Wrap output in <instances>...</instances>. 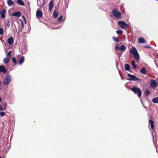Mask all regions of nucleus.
Returning a JSON list of instances; mask_svg holds the SVG:
<instances>
[{
  "instance_id": "1",
  "label": "nucleus",
  "mask_w": 158,
  "mask_h": 158,
  "mask_svg": "<svg viewBox=\"0 0 158 158\" xmlns=\"http://www.w3.org/2000/svg\"><path fill=\"white\" fill-rule=\"evenodd\" d=\"M130 52L134 55V57L135 60H139V55L135 47H132L131 50L130 51Z\"/></svg>"
},
{
  "instance_id": "2",
  "label": "nucleus",
  "mask_w": 158,
  "mask_h": 158,
  "mask_svg": "<svg viewBox=\"0 0 158 158\" xmlns=\"http://www.w3.org/2000/svg\"><path fill=\"white\" fill-rule=\"evenodd\" d=\"M131 90L135 94H137L139 98H141L142 93L140 89L136 87H134L131 89Z\"/></svg>"
},
{
  "instance_id": "3",
  "label": "nucleus",
  "mask_w": 158,
  "mask_h": 158,
  "mask_svg": "<svg viewBox=\"0 0 158 158\" xmlns=\"http://www.w3.org/2000/svg\"><path fill=\"white\" fill-rule=\"evenodd\" d=\"M11 81V76L8 75L6 76L3 81V84L5 85H8Z\"/></svg>"
},
{
  "instance_id": "4",
  "label": "nucleus",
  "mask_w": 158,
  "mask_h": 158,
  "mask_svg": "<svg viewBox=\"0 0 158 158\" xmlns=\"http://www.w3.org/2000/svg\"><path fill=\"white\" fill-rule=\"evenodd\" d=\"M112 12L114 16L116 18L118 19L121 17V13L116 10H112Z\"/></svg>"
},
{
  "instance_id": "5",
  "label": "nucleus",
  "mask_w": 158,
  "mask_h": 158,
  "mask_svg": "<svg viewBox=\"0 0 158 158\" xmlns=\"http://www.w3.org/2000/svg\"><path fill=\"white\" fill-rule=\"evenodd\" d=\"M118 25L120 26L122 29H126L127 27V24L124 21H119L118 22Z\"/></svg>"
},
{
  "instance_id": "6",
  "label": "nucleus",
  "mask_w": 158,
  "mask_h": 158,
  "mask_svg": "<svg viewBox=\"0 0 158 158\" xmlns=\"http://www.w3.org/2000/svg\"><path fill=\"white\" fill-rule=\"evenodd\" d=\"M127 76L130 78L128 79V80H133L134 81H135L136 80H138L139 79L137 78L134 75H131L130 74H128L127 75Z\"/></svg>"
},
{
  "instance_id": "7",
  "label": "nucleus",
  "mask_w": 158,
  "mask_h": 158,
  "mask_svg": "<svg viewBox=\"0 0 158 158\" xmlns=\"http://www.w3.org/2000/svg\"><path fill=\"white\" fill-rule=\"evenodd\" d=\"M43 15V13L41 11L37 10L36 12V17L37 19H39L40 18L42 17Z\"/></svg>"
},
{
  "instance_id": "8",
  "label": "nucleus",
  "mask_w": 158,
  "mask_h": 158,
  "mask_svg": "<svg viewBox=\"0 0 158 158\" xmlns=\"http://www.w3.org/2000/svg\"><path fill=\"white\" fill-rule=\"evenodd\" d=\"M151 81L150 84V87L152 88H154L157 86V83L155 80H151Z\"/></svg>"
},
{
  "instance_id": "9",
  "label": "nucleus",
  "mask_w": 158,
  "mask_h": 158,
  "mask_svg": "<svg viewBox=\"0 0 158 158\" xmlns=\"http://www.w3.org/2000/svg\"><path fill=\"white\" fill-rule=\"evenodd\" d=\"M19 59L18 64H22L24 61V58L23 56H21L18 57Z\"/></svg>"
},
{
  "instance_id": "10",
  "label": "nucleus",
  "mask_w": 158,
  "mask_h": 158,
  "mask_svg": "<svg viewBox=\"0 0 158 158\" xmlns=\"http://www.w3.org/2000/svg\"><path fill=\"white\" fill-rule=\"evenodd\" d=\"M54 5V3L52 0H51L49 4V8L48 10L49 11H50L52 9Z\"/></svg>"
},
{
  "instance_id": "11",
  "label": "nucleus",
  "mask_w": 158,
  "mask_h": 158,
  "mask_svg": "<svg viewBox=\"0 0 158 158\" xmlns=\"http://www.w3.org/2000/svg\"><path fill=\"white\" fill-rule=\"evenodd\" d=\"M37 5L39 6L42 7L45 4V2L44 0H43L42 3L41 4L40 3V0H37Z\"/></svg>"
},
{
  "instance_id": "12",
  "label": "nucleus",
  "mask_w": 158,
  "mask_h": 158,
  "mask_svg": "<svg viewBox=\"0 0 158 158\" xmlns=\"http://www.w3.org/2000/svg\"><path fill=\"white\" fill-rule=\"evenodd\" d=\"M21 15V13L19 11H18L15 12L13 13L12 15L13 16L17 17H19Z\"/></svg>"
},
{
  "instance_id": "13",
  "label": "nucleus",
  "mask_w": 158,
  "mask_h": 158,
  "mask_svg": "<svg viewBox=\"0 0 158 158\" xmlns=\"http://www.w3.org/2000/svg\"><path fill=\"white\" fill-rule=\"evenodd\" d=\"M6 70L5 67L3 65H0V72L6 73Z\"/></svg>"
},
{
  "instance_id": "14",
  "label": "nucleus",
  "mask_w": 158,
  "mask_h": 158,
  "mask_svg": "<svg viewBox=\"0 0 158 158\" xmlns=\"http://www.w3.org/2000/svg\"><path fill=\"white\" fill-rule=\"evenodd\" d=\"M7 3L9 6H13L15 5V3L11 0H8Z\"/></svg>"
},
{
  "instance_id": "15",
  "label": "nucleus",
  "mask_w": 158,
  "mask_h": 158,
  "mask_svg": "<svg viewBox=\"0 0 158 158\" xmlns=\"http://www.w3.org/2000/svg\"><path fill=\"white\" fill-rule=\"evenodd\" d=\"M8 42L9 44L10 45H11L13 44L14 40L12 37H10L8 39Z\"/></svg>"
},
{
  "instance_id": "16",
  "label": "nucleus",
  "mask_w": 158,
  "mask_h": 158,
  "mask_svg": "<svg viewBox=\"0 0 158 158\" xmlns=\"http://www.w3.org/2000/svg\"><path fill=\"white\" fill-rule=\"evenodd\" d=\"M6 13V10L3 9L1 12L0 11V15H1V18L2 19L4 18L5 17V14Z\"/></svg>"
},
{
  "instance_id": "17",
  "label": "nucleus",
  "mask_w": 158,
  "mask_h": 158,
  "mask_svg": "<svg viewBox=\"0 0 158 158\" xmlns=\"http://www.w3.org/2000/svg\"><path fill=\"white\" fill-rule=\"evenodd\" d=\"M145 40L143 38H139L138 40V43L140 44H143L145 43Z\"/></svg>"
},
{
  "instance_id": "18",
  "label": "nucleus",
  "mask_w": 158,
  "mask_h": 158,
  "mask_svg": "<svg viewBox=\"0 0 158 158\" xmlns=\"http://www.w3.org/2000/svg\"><path fill=\"white\" fill-rule=\"evenodd\" d=\"M56 10L57 9H56L53 13V16L55 18H56L57 17L59 13L58 11H56Z\"/></svg>"
},
{
  "instance_id": "19",
  "label": "nucleus",
  "mask_w": 158,
  "mask_h": 158,
  "mask_svg": "<svg viewBox=\"0 0 158 158\" xmlns=\"http://www.w3.org/2000/svg\"><path fill=\"white\" fill-rule=\"evenodd\" d=\"M149 123L150 124L151 127L152 129H153L154 128V121L150 119L149 120Z\"/></svg>"
},
{
  "instance_id": "20",
  "label": "nucleus",
  "mask_w": 158,
  "mask_h": 158,
  "mask_svg": "<svg viewBox=\"0 0 158 158\" xmlns=\"http://www.w3.org/2000/svg\"><path fill=\"white\" fill-rule=\"evenodd\" d=\"M17 3L21 5L24 6V4L23 1L22 0H18L17 1Z\"/></svg>"
},
{
  "instance_id": "21",
  "label": "nucleus",
  "mask_w": 158,
  "mask_h": 158,
  "mask_svg": "<svg viewBox=\"0 0 158 158\" xmlns=\"http://www.w3.org/2000/svg\"><path fill=\"white\" fill-rule=\"evenodd\" d=\"M10 60L9 58L6 57L3 60L4 63L5 64H7L8 63Z\"/></svg>"
},
{
  "instance_id": "22",
  "label": "nucleus",
  "mask_w": 158,
  "mask_h": 158,
  "mask_svg": "<svg viewBox=\"0 0 158 158\" xmlns=\"http://www.w3.org/2000/svg\"><path fill=\"white\" fill-rule=\"evenodd\" d=\"M140 72L143 74H146V70L143 67L140 70Z\"/></svg>"
},
{
  "instance_id": "23",
  "label": "nucleus",
  "mask_w": 158,
  "mask_h": 158,
  "mask_svg": "<svg viewBox=\"0 0 158 158\" xmlns=\"http://www.w3.org/2000/svg\"><path fill=\"white\" fill-rule=\"evenodd\" d=\"M152 101L155 103H158V98L156 97L153 98Z\"/></svg>"
},
{
  "instance_id": "24",
  "label": "nucleus",
  "mask_w": 158,
  "mask_h": 158,
  "mask_svg": "<svg viewBox=\"0 0 158 158\" xmlns=\"http://www.w3.org/2000/svg\"><path fill=\"white\" fill-rule=\"evenodd\" d=\"M126 48V47L124 45H123L120 46L119 48V50L121 51H124Z\"/></svg>"
},
{
  "instance_id": "25",
  "label": "nucleus",
  "mask_w": 158,
  "mask_h": 158,
  "mask_svg": "<svg viewBox=\"0 0 158 158\" xmlns=\"http://www.w3.org/2000/svg\"><path fill=\"white\" fill-rule=\"evenodd\" d=\"M125 69L127 71H129L130 69V66L129 64H126L125 65Z\"/></svg>"
},
{
  "instance_id": "26",
  "label": "nucleus",
  "mask_w": 158,
  "mask_h": 158,
  "mask_svg": "<svg viewBox=\"0 0 158 158\" xmlns=\"http://www.w3.org/2000/svg\"><path fill=\"white\" fill-rule=\"evenodd\" d=\"M131 65L133 67L134 69H135L137 67L136 65L135 64V63L134 61H132L131 63Z\"/></svg>"
},
{
  "instance_id": "27",
  "label": "nucleus",
  "mask_w": 158,
  "mask_h": 158,
  "mask_svg": "<svg viewBox=\"0 0 158 158\" xmlns=\"http://www.w3.org/2000/svg\"><path fill=\"white\" fill-rule=\"evenodd\" d=\"M116 32L118 34H121L123 33V31L121 29H118L117 30Z\"/></svg>"
},
{
  "instance_id": "28",
  "label": "nucleus",
  "mask_w": 158,
  "mask_h": 158,
  "mask_svg": "<svg viewBox=\"0 0 158 158\" xmlns=\"http://www.w3.org/2000/svg\"><path fill=\"white\" fill-rule=\"evenodd\" d=\"M6 27L9 28L10 27V22L9 20H7L6 23Z\"/></svg>"
},
{
  "instance_id": "29",
  "label": "nucleus",
  "mask_w": 158,
  "mask_h": 158,
  "mask_svg": "<svg viewBox=\"0 0 158 158\" xmlns=\"http://www.w3.org/2000/svg\"><path fill=\"white\" fill-rule=\"evenodd\" d=\"M12 60L15 64H17V61L15 57H13L12 58Z\"/></svg>"
},
{
  "instance_id": "30",
  "label": "nucleus",
  "mask_w": 158,
  "mask_h": 158,
  "mask_svg": "<svg viewBox=\"0 0 158 158\" xmlns=\"http://www.w3.org/2000/svg\"><path fill=\"white\" fill-rule=\"evenodd\" d=\"M11 51H9L8 52V53L7 54L6 56L9 57V58H10L11 56Z\"/></svg>"
},
{
  "instance_id": "31",
  "label": "nucleus",
  "mask_w": 158,
  "mask_h": 158,
  "mask_svg": "<svg viewBox=\"0 0 158 158\" xmlns=\"http://www.w3.org/2000/svg\"><path fill=\"white\" fill-rule=\"evenodd\" d=\"M113 40L115 42H118L119 41V39L117 37H113Z\"/></svg>"
},
{
  "instance_id": "32",
  "label": "nucleus",
  "mask_w": 158,
  "mask_h": 158,
  "mask_svg": "<svg viewBox=\"0 0 158 158\" xmlns=\"http://www.w3.org/2000/svg\"><path fill=\"white\" fill-rule=\"evenodd\" d=\"M150 94V91L148 90H146L145 93V94L146 95H148Z\"/></svg>"
},
{
  "instance_id": "33",
  "label": "nucleus",
  "mask_w": 158,
  "mask_h": 158,
  "mask_svg": "<svg viewBox=\"0 0 158 158\" xmlns=\"http://www.w3.org/2000/svg\"><path fill=\"white\" fill-rule=\"evenodd\" d=\"M5 114V113L4 112H0V116L3 117Z\"/></svg>"
},
{
  "instance_id": "34",
  "label": "nucleus",
  "mask_w": 158,
  "mask_h": 158,
  "mask_svg": "<svg viewBox=\"0 0 158 158\" xmlns=\"http://www.w3.org/2000/svg\"><path fill=\"white\" fill-rule=\"evenodd\" d=\"M3 34V29L0 28V35H2Z\"/></svg>"
},
{
  "instance_id": "35",
  "label": "nucleus",
  "mask_w": 158,
  "mask_h": 158,
  "mask_svg": "<svg viewBox=\"0 0 158 158\" xmlns=\"http://www.w3.org/2000/svg\"><path fill=\"white\" fill-rule=\"evenodd\" d=\"M3 106H4L5 107L4 109L5 110L6 108V106H7V104L6 103H5L3 104Z\"/></svg>"
},
{
  "instance_id": "36",
  "label": "nucleus",
  "mask_w": 158,
  "mask_h": 158,
  "mask_svg": "<svg viewBox=\"0 0 158 158\" xmlns=\"http://www.w3.org/2000/svg\"><path fill=\"white\" fill-rule=\"evenodd\" d=\"M119 48L118 45V44L117 45L115 46V49L116 51H117L118 49H119Z\"/></svg>"
},
{
  "instance_id": "37",
  "label": "nucleus",
  "mask_w": 158,
  "mask_h": 158,
  "mask_svg": "<svg viewBox=\"0 0 158 158\" xmlns=\"http://www.w3.org/2000/svg\"><path fill=\"white\" fill-rule=\"evenodd\" d=\"M4 108H3L1 105H0V111L5 110Z\"/></svg>"
},
{
  "instance_id": "38",
  "label": "nucleus",
  "mask_w": 158,
  "mask_h": 158,
  "mask_svg": "<svg viewBox=\"0 0 158 158\" xmlns=\"http://www.w3.org/2000/svg\"><path fill=\"white\" fill-rule=\"evenodd\" d=\"M62 18H63V16H60L58 18V21H60L62 19Z\"/></svg>"
},
{
  "instance_id": "39",
  "label": "nucleus",
  "mask_w": 158,
  "mask_h": 158,
  "mask_svg": "<svg viewBox=\"0 0 158 158\" xmlns=\"http://www.w3.org/2000/svg\"><path fill=\"white\" fill-rule=\"evenodd\" d=\"M145 48H150V46L149 45H147L145 46Z\"/></svg>"
},
{
  "instance_id": "40",
  "label": "nucleus",
  "mask_w": 158,
  "mask_h": 158,
  "mask_svg": "<svg viewBox=\"0 0 158 158\" xmlns=\"http://www.w3.org/2000/svg\"><path fill=\"white\" fill-rule=\"evenodd\" d=\"M123 53V52H119L118 53V54L120 56H121V55H122V53Z\"/></svg>"
},
{
  "instance_id": "41",
  "label": "nucleus",
  "mask_w": 158,
  "mask_h": 158,
  "mask_svg": "<svg viewBox=\"0 0 158 158\" xmlns=\"http://www.w3.org/2000/svg\"><path fill=\"white\" fill-rule=\"evenodd\" d=\"M2 101V99L1 98H0V102H1Z\"/></svg>"
},
{
  "instance_id": "42",
  "label": "nucleus",
  "mask_w": 158,
  "mask_h": 158,
  "mask_svg": "<svg viewBox=\"0 0 158 158\" xmlns=\"http://www.w3.org/2000/svg\"><path fill=\"white\" fill-rule=\"evenodd\" d=\"M121 79L122 80H123V78L122 77H121Z\"/></svg>"
},
{
  "instance_id": "43",
  "label": "nucleus",
  "mask_w": 158,
  "mask_h": 158,
  "mask_svg": "<svg viewBox=\"0 0 158 158\" xmlns=\"http://www.w3.org/2000/svg\"><path fill=\"white\" fill-rule=\"evenodd\" d=\"M0 158H2L0 156Z\"/></svg>"
}]
</instances>
